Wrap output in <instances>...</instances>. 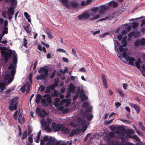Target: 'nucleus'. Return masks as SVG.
<instances>
[{
	"mask_svg": "<svg viewBox=\"0 0 145 145\" xmlns=\"http://www.w3.org/2000/svg\"><path fill=\"white\" fill-rule=\"evenodd\" d=\"M7 48L6 47H0V52L2 56L4 57V62L7 63L8 59V58L11 56L12 53V50L9 49L8 51H5L7 50Z\"/></svg>",
	"mask_w": 145,
	"mask_h": 145,
	"instance_id": "obj_1",
	"label": "nucleus"
},
{
	"mask_svg": "<svg viewBox=\"0 0 145 145\" xmlns=\"http://www.w3.org/2000/svg\"><path fill=\"white\" fill-rule=\"evenodd\" d=\"M42 97L46 98H42L41 101L42 105L44 107H47L51 105L52 101V97L49 94H46L42 96Z\"/></svg>",
	"mask_w": 145,
	"mask_h": 145,
	"instance_id": "obj_2",
	"label": "nucleus"
},
{
	"mask_svg": "<svg viewBox=\"0 0 145 145\" xmlns=\"http://www.w3.org/2000/svg\"><path fill=\"white\" fill-rule=\"evenodd\" d=\"M17 98L18 97H15L11 100L10 104L8 106V109L11 111L16 110L17 109L18 103L16 101Z\"/></svg>",
	"mask_w": 145,
	"mask_h": 145,
	"instance_id": "obj_3",
	"label": "nucleus"
},
{
	"mask_svg": "<svg viewBox=\"0 0 145 145\" xmlns=\"http://www.w3.org/2000/svg\"><path fill=\"white\" fill-rule=\"evenodd\" d=\"M52 128L55 132L59 131L62 127L63 126V125L61 124L60 123L56 124L54 121L52 122Z\"/></svg>",
	"mask_w": 145,
	"mask_h": 145,
	"instance_id": "obj_4",
	"label": "nucleus"
},
{
	"mask_svg": "<svg viewBox=\"0 0 145 145\" xmlns=\"http://www.w3.org/2000/svg\"><path fill=\"white\" fill-rule=\"evenodd\" d=\"M91 15L89 14L87 12H84L82 14H80L78 17L77 18L79 20H81L83 19H88L89 16Z\"/></svg>",
	"mask_w": 145,
	"mask_h": 145,
	"instance_id": "obj_5",
	"label": "nucleus"
},
{
	"mask_svg": "<svg viewBox=\"0 0 145 145\" xmlns=\"http://www.w3.org/2000/svg\"><path fill=\"white\" fill-rule=\"evenodd\" d=\"M116 12L114 11L112 13H110L109 15L105 18L99 19V21H105L107 19L111 20L113 18H114L116 16Z\"/></svg>",
	"mask_w": 145,
	"mask_h": 145,
	"instance_id": "obj_6",
	"label": "nucleus"
},
{
	"mask_svg": "<svg viewBox=\"0 0 145 145\" xmlns=\"http://www.w3.org/2000/svg\"><path fill=\"white\" fill-rule=\"evenodd\" d=\"M109 9L107 5H101L100 7L99 10V13L100 14H102L105 12Z\"/></svg>",
	"mask_w": 145,
	"mask_h": 145,
	"instance_id": "obj_7",
	"label": "nucleus"
},
{
	"mask_svg": "<svg viewBox=\"0 0 145 145\" xmlns=\"http://www.w3.org/2000/svg\"><path fill=\"white\" fill-rule=\"evenodd\" d=\"M99 8L97 7H93L91 10V12L89 13V14H91L90 16H94L95 14L99 11Z\"/></svg>",
	"mask_w": 145,
	"mask_h": 145,
	"instance_id": "obj_8",
	"label": "nucleus"
},
{
	"mask_svg": "<svg viewBox=\"0 0 145 145\" xmlns=\"http://www.w3.org/2000/svg\"><path fill=\"white\" fill-rule=\"evenodd\" d=\"M107 5L109 9L110 7H113L114 8H116L118 7V3L117 2L112 1L109 2Z\"/></svg>",
	"mask_w": 145,
	"mask_h": 145,
	"instance_id": "obj_9",
	"label": "nucleus"
},
{
	"mask_svg": "<svg viewBox=\"0 0 145 145\" xmlns=\"http://www.w3.org/2000/svg\"><path fill=\"white\" fill-rule=\"evenodd\" d=\"M129 104L130 106L136 110L137 114H138L140 111V109L138 106L135 104L133 103H130Z\"/></svg>",
	"mask_w": 145,
	"mask_h": 145,
	"instance_id": "obj_10",
	"label": "nucleus"
},
{
	"mask_svg": "<svg viewBox=\"0 0 145 145\" xmlns=\"http://www.w3.org/2000/svg\"><path fill=\"white\" fill-rule=\"evenodd\" d=\"M43 71L44 72V74L46 75L47 74H48V70L47 68L44 67H40L38 71V72L39 73H43Z\"/></svg>",
	"mask_w": 145,
	"mask_h": 145,
	"instance_id": "obj_11",
	"label": "nucleus"
},
{
	"mask_svg": "<svg viewBox=\"0 0 145 145\" xmlns=\"http://www.w3.org/2000/svg\"><path fill=\"white\" fill-rule=\"evenodd\" d=\"M68 88L69 92L72 93H74L75 87L72 83H71L69 85Z\"/></svg>",
	"mask_w": 145,
	"mask_h": 145,
	"instance_id": "obj_12",
	"label": "nucleus"
},
{
	"mask_svg": "<svg viewBox=\"0 0 145 145\" xmlns=\"http://www.w3.org/2000/svg\"><path fill=\"white\" fill-rule=\"evenodd\" d=\"M126 60L129 61V63L130 65H134L133 62L135 61V59L134 57L128 56Z\"/></svg>",
	"mask_w": 145,
	"mask_h": 145,
	"instance_id": "obj_13",
	"label": "nucleus"
},
{
	"mask_svg": "<svg viewBox=\"0 0 145 145\" xmlns=\"http://www.w3.org/2000/svg\"><path fill=\"white\" fill-rule=\"evenodd\" d=\"M61 130L63 133L66 134H69L70 132V130L69 129L63 126L62 127Z\"/></svg>",
	"mask_w": 145,
	"mask_h": 145,
	"instance_id": "obj_14",
	"label": "nucleus"
},
{
	"mask_svg": "<svg viewBox=\"0 0 145 145\" xmlns=\"http://www.w3.org/2000/svg\"><path fill=\"white\" fill-rule=\"evenodd\" d=\"M101 76L102 78L103 86L105 88H107L108 87V85L105 75L103 74H102Z\"/></svg>",
	"mask_w": 145,
	"mask_h": 145,
	"instance_id": "obj_15",
	"label": "nucleus"
},
{
	"mask_svg": "<svg viewBox=\"0 0 145 145\" xmlns=\"http://www.w3.org/2000/svg\"><path fill=\"white\" fill-rule=\"evenodd\" d=\"M16 52L14 51L13 55L12 64L14 65H16L17 63V55H16Z\"/></svg>",
	"mask_w": 145,
	"mask_h": 145,
	"instance_id": "obj_16",
	"label": "nucleus"
},
{
	"mask_svg": "<svg viewBox=\"0 0 145 145\" xmlns=\"http://www.w3.org/2000/svg\"><path fill=\"white\" fill-rule=\"evenodd\" d=\"M61 2L66 8H69L68 0H59Z\"/></svg>",
	"mask_w": 145,
	"mask_h": 145,
	"instance_id": "obj_17",
	"label": "nucleus"
},
{
	"mask_svg": "<svg viewBox=\"0 0 145 145\" xmlns=\"http://www.w3.org/2000/svg\"><path fill=\"white\" fill-rule=\"evenodd\" d=\"M7 12L8 15H9L10 14L13 15L14 12V8L12 7H11L8 8Z\"/></svg>",
	"mask_w": 145,
	"mask_h": 145,
	"instance_id": "obj_18",
	"label": "nucleus"
},
{
	"mask_svg": "<svg viewBox=\"0 0 145 145\" xmlns=\"http://www.w3.org/2000/svg\"><path fill=\"white\" fill-rule=\"evenodd\" d=\"M70 4L71 6L74 8H77L78 5V4L77 2L73 0L71 1L70 2Z\"/></svg>",
	"mask_w": 145,
	"mask_h": 145,
	"instance_id": "obj_19",
	"label": "nucleus"
},
{
	"mask_svg": "<svg viewBox=\"0 0 145 145\" xmlns=\"http://www.w3.org/2000/svg\"><path fill=\"white\" fill-rule=\"evenodd\" d=\"M42 96L40 94H38L36 95V97L35 101L37 103H39L40 102V100L42 99Z\"/></svg>",
	"mask_w": 145,
	"mask_h": 145,
	"instance_id": "obj_20",
	"label": "nucleus"
},
{
	"mask_svg": "<svg viewBox=\"0 0 145 145\" xmlns=\"http://www.w3.org/2000/svg\"><path fill=\"white\" fill-rule=\"evenodd\" d=\"M27 130H25L23 133L22 136L21 138L22 140H23L24 139L27 138Z\"/></svg>",
	"mask_w": 145,
	"mask_h": 145,
	"instance_id": "obj_21",
	"label": "nucleus"
},
{
	"mask_svg": "<svg viewBox=\"0 0 145 145\" xmlns=\"http://www.w3.org/2000/svg\"><path fill=\"white\" fill-rule=\"evenodd\" d=\"M142 62L141 60L140 59H138L135 62V65L138 69L140 68L141 67L140 65V63H141Z\"/></svg>",
	"mask_w": 145,
	"mask_h": 145,
	"instance_id": "obj_22",
	"label": "nucleus"
},
{
	"mask_svg": "<svg viewBox=\"0 0 145 145\" xmlns=\"http://www.w3.org/2000/svg\"><path fill=\"white\" fill-rule=\"evenodd\" d=\"M29 25H24L23 26L24 29L26 31L27 33H30L31 31L29 29Z\"/></svg>",
	"mask_w": 145,
	"mask_h": 145,
	"instance_id": "obj_23",
	"label": "nucleus"
},
{
	"mask_svg": "<svg viewBox=\"0 0 145 145\" xmlns=\"http://www.w3.org/2000/svg\"><path fill=\"white\" fill-rule=\"evenodd\" d=\"M138 123L140 129L143 131L145 132V127L144 126L143 123L142 121H140Z\"/></svg>",
	"mask_w": 145,
	"mask_h": 145,
	"instance_id": "obj_24",
	"label": "nucleus"
},
{
	"mask_svg": "<svg viewBox=\"0 0 145 145\" xmlns=\"http://www.w3.org/2000/svg\"><path fill=\"white\" fill-rule=\"evenodd\" d=\"M77 121L79 124L81 125H84L85 123V120L81 118H78Z\"/></svg>",
	"mask_w": 145,
	"mask_h": 145,
	"instance_id": "obj_25",
	"label": "nucleus"
},
{
	"mask_svg": "<svg viewBox=\"0 0 145 145\" xmlns=\"http://www.w3.org/2000/svg\"><path fill=\"white\" fill-rule=\"evenodd\" d=\"M24 15L25 18L29 22H30L31 20V19L29 18L30 15H29L28 13L26 12H24Z\"/></svg>",
	"mask_w": 145,
	"mask_h": 145,
	"instance_id": "obj_26",
	"label": "nucleus"
},
{
	"mask_svg": "<svg viewBox=\"0 0 145 145\" xmlns=\"http://www.w3.org/2000/svg\"><path fill=\"white\" fill-rule=\"evenodd\" d=\"M133 37L134 38H137L139 36L140 33L139 32L137 31H133Z\"/></svg>",
	"mask_w": 145,
	"mask_h": 145,
	"instance_id": "obj_27",
	"label": "nucleus"
},
{
	"mask_svg": "<svg viewBox=\"0 0 145 145\" xmlns=\"http://www.w3.org/2000/svg\"><path fill=\"white\" fill-rule=\"evenodd\" d=\"M68 68L67 67H65V68L64 69L63 71L62 69H60V72L64 74L65 73H67L68 72Z\"/></svg>",
	"mask_w": 145,
	"mask_h": 145,
	"instance_id": "obj_28",
	"label": "nucleus"
},
{
	"mask_svg": "<svg viewBox=\"0 0 145 145\" xmlns=\"http://www.w3.org/2000/svg\"><path fill=\"white\" fill-rule=\"evenodd\" d=\"M42 113L40 112L39 114L40 116L42 117H44L47 114V113L46 111L44 109L42 110Z\"/></svg>",
	"mask_w": 145,
	"mask_h": 145,
	"instance_id": "obj_29",
	"label": "nucleus"
},
{
	"mask_svg": "<svg viewBox=\"0 0 145 145\" xmlns=\"http://www.w3.org/2000/svg\"><path fill=\"white\" fill-rule=\"evenodd\" d=\"M56 141V139L53 138L52 137H50L48 139V142L52 143H54Z\"/></svg>",
	"mask_w": 145,
	"mask_h": 145,
	"instance_id": "obj_30",
	"label": "nucleus"
},
{
	"mask_svg": "<svg viewBox=\"0 0 145 145\" xmlns=\"http://www.w3.org/2000/svg\"><path fill=\"white\" fill-rule=\"evenodd\" d=\"M31 85L30 84H29V83L28 82H27L26 83V92L27 93H28L30 90Z\"/></svg>",
	"mask_w": 145,
	"mask_h": 145,
	"instance_id": "obj_31",
	"label": "nucleus"
},
{
	"mask_svg": "<svg viewBox=\"0 0 145 145\" xmlns=\"http://www.w3.org/2000/svg\"><path fill=\"white\" fill-rule=\"evenodd\" d=\"M89 104L87 102H84L82 105V107L85 109H87L88 107Z\"/></svg>",
	"mask_w": 145,
	"mask_h": 145,
	"instance_id": "obj_32",
	"label": "nucleus"
},
{
	"mask_svg": "<svg viewBox=\"0 0 145 145\" xmlns=\"http://www.w3.org/2000/svg\"><path fill=\"white\" fill-rule=\"evenodd\" d=\"M33 135L31 134L29 135V136L28 137V140L29 142V143H32L33 142Z\"/></svg>",
	"mask_w": 145,
	"mask_h": 145,
	"instance_id": "obj_33",
	"label": "nucleus"
},
{
	"mask_svg": "<svg viewBox=\"0 0 145 145\" xmlns=\"http://www.w3.org/2000/svg\"><path fill=\"white\" fill-rule=\"evenodd\" d=\"M100 17V15L99 14H97L96 15H95L94 16L91 18L90 19V20H95L99 18Z\"/></svg>",
	"mask_w": 145,
	"mask_h": 145,
	"instance_id": "obj_34",
	"label": "nucleus"
},
{
	"mask_svg": "<svg viewBox=\"0 0 145 145\" xmlns=\"http://www.w3.org/2000/svg\"><path fill=\"white\" fill-rule=\"evenodd\" d=\"M120 120L124 122L125 124H129L131 123V122L130 121L127 120L125 119H121Z\"/></svg>",
	"mask_w": 145,
	"mask_h": 145,
	"instance_id": "obj_35",
	"label": "nucleus"
},
{
	"mask_svg": "<svg viewBox=\"0 0 145 145\" xmlns=\"http://www.w3.org/2000/svg\"><path fill=\"white\" fill-rule=\"evenodd\" d=\"M45 130H46L48 132H50L52 131V129L48 125H46L44 128Z\"/></svg>",
	"mask_w": 145,
	"mask_h": 145,
	"instance_id": "obj_36",
	"label": "nucleus"
},
{
	"mask_svg": "<svg viewBox=\"0 0 145 145\" xmlns=\"http://www.w3.org/2000/svg\"><path fill=\"white\" fill-rule=\"evenodd\" d=\"M121 56L122 57L125 59H126L128 56H127V52L125 51H124L123 53L122 54Z\"/></svg>",
	"mask_w": 145,
	"mask_h": 145,
	"instance_id": "obj_37",
	"label": "nucleus"
},
{
	"mask_svg": "<svg viewBox=\"0 0 145 145\" xmlns=\"http://www.w3.org/2000/svg\"><path fill=\"white\" fill-rule=\"evenodd\" d=\"M115 133L114 132H111L108 135L109 137L110 138L114 137Z\"/></svg>",
	"mask_w": 145,
	"mask_h": 145,
	"instance_id": "obj_38",
	"label": "nucleus"
},
{
	"mask_svg": "<svg viewBox=\"0 0 145 145\" xmlns=\"http://www.w3.org/2000/svg\"><path fill=\"white\" fill-rule=\"evenodd\" d=\"M16 66L15 65H13L11 63H10L8 67V70H10L11 69H16Z\"/></svg>",
	"mask_w": 145,
	"mask_h": 145,
	"instance_id": "obj_39",
	"label": "nucleus"
},
{
	"mask_svg": "<svg viewBox=\"0 0 145 145\" xmlns=\"http://www.w3.org/2000/svg\"><path fill=\"white\" fill-rule=\"evenodd\" d=\"M16 69H12L10 72V74L11 76H14V75H15L16 72Z\"/></svg>",
	"mask_w": 145,
	"mask_h": 145,
	"instance_id": "obj_40",
	"label": "nucleus"
},
{
	"mask_svg": "<svg viewBox=\"0 0 145 145\" xmlns=\"http://www.w3.org/2000/svg\"><path fill=\"white\" fill-rule=\"evenodd\" d=\"M59 94V93H58L57 90H54V93L53 94L52 96L54 97H58V95Z\"/></svg>",
	"mask_w": 145,
	"mask_h": 145,
	"instance_id": "obj_41",
	"label": "nucleus"
},
{
	"mask_svg": "<svg viewBox=\"0 0 145 145\" xmlns=\"http://www.w3.org/2000/svg\"><path fill=\"white\" fill-rule=\"evenodd\" d=\"M93 115L92 114H90L87 116V118L88 120H91L93 118Z\"/></svg>",
	"mask_w": 145,
	"mask_h": 145,
	"instance_id": "obj_42",
	"label": "nucleus"
},
{
	"mask_svg": "<svg viewBox=\"0 0 145 145\" xmlns=\"http://www.w3.org/2000/svg\"><path fill=\"white\" fill-rule=\"evenodd\" d=\"M113 120L114 119H112L108 121L105 120L104 121V124L106 125L112 123Z\"/></svg>",
	"mask_w": 145,
	"mask_h": 145,
	"instance_id": "obj_43",
	"label": "nucleus"
},
{
	"mask_svg": "<svg viewBox=\"0 0 145 145\" xmlns=\"http://www.w3.org/2000/svg\"><path fill=\"white\" fill-rule=\"evenodd\" d=\"M46 32L48 35V37L49 38L52 39L53 38V37L49 30L47 31Z\"/></svg>",
	"mask_w": 145,
	"mask_h": 145,
	"instance_id": "obj_44",
	"label": "nucleus"
},
{
	"mask_svg": "<svg viewBox=\"0 0 145 145\" xmlns=\"http://www.w3.org/2000/svg\"><path fill=\"white\" fill-rule=\"evenodd\" d=\"M27 40L25 38H24L23 39V45L25 47H27Z\"/></svg>",
	"mask_w": 145,
	"mask_h": 145,
	"instance_id": "obj_45",
	"label": "nucleus"
},
{
	"mask_svg": "<svg viewBox=\"0 0 145 145\" xmlns=\"http://www.w3.org/2000/svg\"><path fill=\"white\" fill-rule=\"evenodd\" d=\"M140 44L144 45L145 44V38H142L141 40H139Z\"/></svg>",
	"mask_w": 145,
	"mask_h": 145,
	"instance_id": "obj_46",
	"label": "nucleus"
},
{
	"mask_svg": "<svg viewBox=\"0 0 145 145\" xmlns=\"http://www.w3.org/2000/svg\"><path fill=\"white\" fill-rule=\"evenodd\" d=\"M81 97V99L82 101H83L88 99V97L86 96L85 94L83 95Z\"/></svg>",
	"mask_w": 145,
	"mask_h": 145,
	"instance_id": "obj_47",
	"label": "nucleus"
},
{
	"mask_svg": "<svg viewBox=\"0 0 145 145\" xmlns=\"http://www.w3.org/2000/svg\"><path fill=\"white\" fill-rule=\"evenodd\" d=\"M76 134V131L74 129H73L72 130L71 132L69 134V136L70 137H73Z\"/></svg>",
	"mask_w": 145,
	"mask_h": 145,
	"instance_id": "obj_48",
	"label": "nucleus"
},
{
	"mask_svg": "<svg viewBox=\"0 0 145 145\" xmlns=\"http://www.w3.org/2000/svg\"><path fill=\"white\" fill-rule=\"evenodd\" d=\"M117 91L118 93L120 95L121 97H123L124 96V94L123 92L121 91L119 89H117Z\"/></svg>",
	"mask_w": 145,
	"mask_h": 145,
	"instance_id": "obj_49",
	"label": "nucleus"
},
{
	"mask_svg": "<svg viewBox=\"0 0 145 145\" xmlns=\"http://www.w3.org/2000/svg\"><path fill=\"white\" fill-rule=\"evenodd\" d=\"M48 75V74H47L46 75L44 74H40L41 80L45 79L46 77Z\"/></svg>",
	"mask_w": 145,
	"mask_h": 145,
	"instance_id": "obj_50",
	"label": "nucleus"
},
{
	"mask_svg": "<svg viewBox=\"0 0 145 145\" xmlns=\"http://www.w3.org/2000/svg\"><path fill=\"white\" fill-rule=\"evenodd\" d=\"M50 89L49 87H48V86L46 87V89L45 91V93H50Z\"/></svg>",
	"mask_w": 145,
	"mask_h": 145,
	"instance_id": "obj_51",
	"label": "nucleus"
},
{
	"mask_svg": "<svg viewBox=\"0 0 145 145\" xmlns=\"http://www.w3.org/2000/svg\"><path fill=\"white\" fill-rule=\"evenodd\" d=\"M140 44L139 40H137L135 43V46H138Z\"/></svg>",
	"mask_w": 145,
	"mask_h": 145,
	"instance_id": "obj_52",
	"label": "nucleus"
},
{
	"mask_svg": "<svg viewBox=\"0 0 145 145\" xmlns=\"http://www.w3.org/2000/svg\"><path fill=\"white\" fill-rule=\"evenodd\" d=\"M75 130L76 131V135L79 134L81 133V129L78 128H77Z\"/></svg>",
	"mask_w": 145,
	"mask_h": 145,
	"instance_id": "obj_53",
	"label": "nucleus"
},
{
	"mask_svg": "<svg viewBox=\"0 0 145 145\" xmlns=\"http://www.w3.org/2000/svg\"><path fill=\"white\" fill-rule=\"evenodd\" d=\"M25 85L23 86H22L20 88L21 91L23 92L24 93L25 90Z\"/></svg>",
	"mask_w": 145,
	"mask_h": 145,
	"instance_id": "obj_54",
	"label": "nucleus"
},
{
	"mask_svg": "<svg viewBox=\"0 0 145 145\" xmlns=\"http://www.w3.org/2000/svg\"><path fill=\"white\" fill-rule=\"evenodd\" d=\"M87 128V127L85 125L83 126L82 127L81 131H82V132L84 133L86 130Z\"/></svg>",
	"mask_w": 145,
	"mask_h": 145,
	"instance_id": "obj_55",
	"label": "nucleus"
},
{
	"mask_svg": "<svg viewBox=\"0 0 145 145\" xmlns=\"http://www.w3.org/2000/svg\"><path fill=\"white\" fill-rule=\"evenodd\" d=\"M133 138L137 141H139L140 140V139L136 135H134L133 136Z\"/></svg>",
	"mask_w": 145,
	"mask_h": 145,
	"instance_id": "obj_56",
	"label": "nucleus"
},
{
	"mask_svg": "<svg viewBox=\"0 0 145 145\" xmlns=\"http://www.w3.org/2000/svg\"><path fill=\"white\" fill-rule=\"evenodd\" d=\"M56 70H54L52 73V74L50 76V78H52L55 77V74L56 73Z\"/></svg>",
	"mask_w": 145,
	"mask_h": 145,
	"instance_id": "obj_57",
	"label": "nucleus"
},
{
	"mask_svg": "<svg viewBox=\"0 0 145 145\" xmlns=\"http://www.w3.org/2000/svg\"><path fill=\"white\" fill-rule=\"evenodd\" d=\"M108 34V33H104L103 34L100 35L99 37L100 38H103L105 37L106 35Z\"/></svg>",
	"mask_w": 145,
	"mask_h": 145,
	"instance_id": "obj_58",
	"label": "nucleus"
},
{
	"mask_svg": "<svg viewBox=\"0 0 145 145\" xmlns=\"http://www.w3.org/2000/svg\"><path fill=\"white\" fill-rule=\"evenodd\" d=\"M6 88V84L5 83H0V88Z\"/></svg>",
	"mask_w": 145,
	"mask_h": 145,
	"instance_id": "obj_59",
	"label": "nucleus"
},
{
	"mask_svg": "<svg viewBox=\"0 0 145 145\" xmlns=\"http://www.w3.org/2000/svg\"><path fill=\"white\" fill-rule=\"evenodd\" d=\"M18 127L19 133L18 135L20 137L22 135V129L21 127L19 125L18 126Z\"/></svg>",
	"mask_w": 145,
	"mask_h": 145,
	"instance_id": "obj_60",
	"label": "nucleus"
},
{
	"mask_svg": "<svg viewBox=\"0 0 145 145\" xmlns=\"http://www.w3.org/2000/svg\"><path fill=\"white\" fill-rule=\"evenodd\" d=\"M118 130H120L122 132H124L125 131V128L122 126H120L118 127Z\"/></svg>",
	"mask_w": 145,
	"mask_h": 145,
	"instance_id": "obj_61",
	"label": "nucleus"
},
{
	"mask_svg": "<svg viewBox=\"0 0 145 145\" xmlns=\"http://www.w3.org/2000/svg\"><path fill=\"white\" fill-rule=\"evenodd\" d=\"M92 106L90 107L88 109H87L85 111L86 112L88 113V112H90L92 111Z\"/></svg>",
	"mask_w": 145,
	"mask_h": 145,
	"instance_id": "obj_62",
	"label": "nucleus"
},
{
	"mask_svg": "<svg viewBox=\"0 0 145 145\" xmlns=\"http://www.w3.org/2000/svg\"><path fill=\"white\" fill-rule=\"evenodd\" d=\"M132 25L133 27L135 28L138 26V25L137 23L136 22H134L132 23Z\"/></svg>",
	"mask_w": 145,
	"mask_h": 145,
	"instance_id": "obj_63",
	"label": "nucleus"
},
{
	"mask_svg": "<svg viewBox=\"0 0 145 145\" xmlns=\"http://www.w3.org/2000/svg\"><path fill=\"white\" fill-rule=\"evenodd\" d=\"M10 2L12 4L16 5L17 4L16 0H10Z\"/></svg>",
	"mask_w": 145,
	"mask_h": 145,
	"instance_id": "obj_64",
	"label": "nucleus"
}]
</instances>
